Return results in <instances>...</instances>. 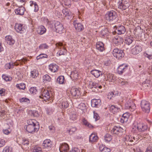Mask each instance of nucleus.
I'll use <instances>...</instances> for the list:
<instances>
[{
  "label": "nucleus",
  "mask_w": 152,
  "mask_h": 152,
  "mask_svg": "<svg viewBox=\"0 0 152 152\" xmlns=\"http://www.w3.org/2000/svg\"><path fill=\"white\" fill-rule=\"evenodd\" d=\"M29 60L27 59L26 58H23L17 60L16 62L14 63H10L7 64L5 66L6 67L7 69H10L11 68H13L14 66H18L20 64L21 65H23V63L25 64L27 61Z\"/></svg>",
  "instance_id": "nucleus-2"
},
{
  "label": "nucleus",
  "mask_w": 152,
  "mask_h": 152,
  "mask_svg": "<svg viewBox=\"0 0 152 152\" xmlns=\"http://www.w3.org/2000/svg\"><path fill=\"white\" fill-rule=\"evenodd\" d=\"M104 76L106 80H108L109 81L112 82L114 81L115 79V77L113 75L108 72H107L104 74Z\"/></svg>",
  "instance_id": "nucleus-14"
},
{
  "label": "nucleus",
  "mask_w": 152,
  "mask_h": 152,
  "mask_svg": "<svg viewBox=\"0 0 152 152\" xmlns=\"http://www.w3.org/2000/svg\"><path fill=\"white\" fill-rule=\"evenodd\" d=\"M123 40V39L121 37L116 36L113 39V42L115 44L119 45L122 43Z\"/></svg>",
  "instance_id": "nucleus-26"
},
{
  "label": "nucleus",
  "mask_w": 152,
  "mask_h": 152,
  "mask_svg": "<svg viewBox=\"0 0 152 152\" xmlns=\"http://www.w3.org/2000/svg\"><path fill=\"white\" fill-rule=\"evenodd\" d=\"M129 116V113L126 112L124 113L122 115V117L121 118L120 121L121 123H124L128 121V118Z\"/></svg>",
  "instance_id": "nucleus-28"
},
{
  "label": "nucleus",
  "mask_w": 152,
  "mask_h": 152,
  "mask_svg": "<svg viewBox=\"0 0 152 152\" xmlns=\"http://www.w3.org/2000/svg\"><path fill=\"white\" fill-rule=\"evenodd\" d=\"M91 73L96 78L99 77L101 75H102V73L101 71L97 70H94L91 71Z\"/></svg>",
  "instance_id": "nucleus-35"
},
{
  "label": "nucleus",
  "mask_w": 152,
  "mask_h": 152,
  "mask_svg": "<svg viewBox=\"0 0 152 152\" xmlns=\"http://www.w3.org/2000/svg\"><path fill=\"white\" fill-rule=\"evenodd\" d=\"M39 97L43 99L44 101L48 100L50 98L49 91L47 90H44L42 92Z\"/></svg>",
  "instance_id": "nucleus-8"
},
{
  "label": "nucleus",
  "mask_w": 152,
  "mask_h": 152,
  "mask_svg": "<svg viewBox=\"0 0 152 152\" xmlns=\"http://www.w3.org/2000/svg\"><path fill=\"white\" fill-rule=\"evenodd\" d=\"M59 149L60 152H68L69 145L66 143H63L60 146Z\"/></svg>",
  "instance_id": "nucleus-16"
},
{
  "label": "nucleus",
  "mask_w": 152,
  "mask_h": 152,
  "mask_svg": "<svg viewBox=\"0 0 152 152\" xmlns=\"http://www.w3.org/2000/svg\"><path fill=\"white\" fill-rule=\"evenodd\" d=\"M49 69L52 72H56L58 69V66L56 64H51L49 65Z\"/></svg>",
  "instance_id": "nucleus-37"
},
{
  "label": "nucleus",
  "mask_w": 152,
  "mask_h": 152,
  "mask_svg": "<svg viewBox=\"0 0 152 152\" xmlns=\"http://www.w3.org/2000/svg\"><path fill=\"white\" fill-rule=\"evenodd\" d=\"M28 144V141L25 140L22 144L21 147L23 149L26 150L29 148Z\"/></svg>",
  "instance_id": "nucleus-38"
},
{
  "label": "nucleus",
  "mask_w": 152,
  "mask_h": 152,
  "mask_svg": "<svg viewBox=\"0 0 152 152\" xmlns=\"http://www.w3.org/2000/svg\"><path fill=\"white\" fill-rule=\"evenodd\" d=\"M78 75H79L77 72L75 70L72 72L70 77L73 80H75L79 78Z\"/></svg>",
  "instance_id": "nucleus-34"
},
{
  "label": "nucleus",
  "mask_w": 152,
  "mask_h": 152,
  "mask_svg": "<svg viewBox=\"0 0 152 152\" xmlns=\"http://www.w3.org/2000/svg\"><path fill=\"white\" fill-rule=\"evenodd\" d=\"M130 137L128 135H126L123 138V140L125 144L130 145L131 142L130 140H131Z\"/></svg>",
  "instance_id": "nucleus-40"
},
{
  "label": "nucleus",
  "mask_w": 152,
  "mask_h": 152,
  "mask_svg": "<svg viewBox=\"0 0 152 152\" xmlns=\"http://www.w3.org/2000/svg\"><path fill=\"white\" fill-rule=\"evenodd\" d=\"M124 129L121 127L115 126L111 131V132L113 134H118L120 132H123Z\"/></svg>",
  "instance_id": "nucleus-20"
},
{
  "label": "nucleus",
  "mask_w": 152,
  "mask_h": 152,
  "mask_svg": "<svg viewBox=\"0 0 152 152\" xmlns=\"http://www.w3.org/2000/svg\"><path fill=\"white\" fill-rule=\"evenodd\" d=\"M31 76L33 78H35L38 75V72L37 70H34L31 72Z\"/></svg>",
  "instance_id": "nucleus-44"
},
{
  "label": "nucleus",
  "mask_w": 152,
  "mask_h": 152,
  "mask_svg": "<svg viewBox=\"0 0 152 152\" xmlns=\"http://www.w3.org/2000/svg\"><path fill=\"white\" fill-rule=\"evenodd\" d=\"M39 48L41 49H46L48 48V46L45 44L41 45L39 47Z\"/></svg>",
  "instance_id": "nucleus-58"
},
{
  "label": "nucleus",
  "mask_w": 152,
  "mask_h": 152,
  "mask_svg": "<svg viewBox=\"0 0 152 152\" xmlns=\"http://www.w3.org/2000/svg\"><path fill=\"white\" fill-rule=\"evenodd\" d=\"M132 42V40L129 37H127L125 39V42L127 45H129L131 44Z\"/></svg>",
  "instance_id": "nucleus-53"
},
{
  "label": "nucleus",
  "mask_w": 152,
  "mask_h": 152,
  "mask_svg": "<svg viewBox=\"0 0 152 152\" xmlns=\"http://www.w3.org/2000/svg\"><path fill=\"white\" fill-rule=\"evenodd\" d=\"M120 83L122 86H127L128 85V82L127 81H125V80L121 81Z\"/></svg>",
  "instance_id": "nucleus-64"
},
{
  "label": "nucleus",
  "mask_w": 152,
  "mask_h": 152,
  "mask_svg": "<svg viewBox=\"0 0 152 152\" xmlns=\"http://www.w3.org/2000/svg\"><path fill=\"white\" fill-rule=\"evenodd\" d=\"M134 124V127H133L132 130V132H134V130H136V129L140 132H142L147 130L148 128L147 125L144 124L142 123H135Z\"/></svg>",
  "instance_id": "nucleus-3"
},
{
  "label": "nucleus",
  "mask_w": 152,
  "mask_h": 152,
  "mask_svg": "<svg viewBox=\"0 0 152 152\" xmlns=\"http://www.w3.org/2000/svg\"><path fill=\"white\" fill-rule=\"evenodd\" d=\"M83 122L84 125L88 128H91L92 127V125L89 123L84 118L83 120Z\"/></svg>",
  "instance_id": "nucleus-47"
},
{
  "label": "nucleus",
  "mask_w": 152,
  "mask_h": 152,
  "mask_svg": "<svg viewBox=\"0 0 152 152\" xmlns=\"http://www.w3.org/2000/svg\"><path fill=\"white\" fill-rule=\"evenodd\" d=\"M71 1L70 0H63L62 4L63 6H67L70 7V6Z\"/></svg>",
  "instance_id": "nucleus-45"
},
{
  "label": "nucleus",
  "mask_w": 152,
  "mask_h": 152,
  "mask_svg": "<svg viewBox=\"0 0 152 152\" xmlns=\"http://www.w3.org/2000/svg\"><path fill=\"white\" fill-rule=\"evenodd\" d=\"M62 12L64 15L68 17V18H71L72 16L71 12L67 9H64L62 10Z\"/></svg>",
  "instance_id": "nucleus-31"
},
{
  "label": "nucleus",
  "mask_w": 152,
  "mask_h": 152,
  "mask_svg": "<svg viewBox=\"0 0 152 152\" xmlns=\"http://www.w3.org/2000/svg\"><path fill=\"white\" fill-rule=\"evenodd\" d=\"M57 82L60 84H63L64 82V77L63 76H60L57 78Z\"/></svg>",
  "instance_id": "nucleus-42"
},
{
  "label": "nucleus",
  "mask_w": 152,
  "mask_h": 152,
  "mask_svg": "<svg viewBox=\"0 0 152 152\" xmlns=\"http://www.w3.org/2000/svg\"><path fill=\"white\" fill-rule=\"evenodd\" d=\"M36 120L34 119H30L27 121V123L28 124V125H33L34 126H36L35 124Z\"/></svg>",
  "instance_id": "nucleus-51"
},
{
  "label": "nucleus",
  "mask_w": 152,
  "mask_h": 152,
  "mask_svg": "<svg viewBox=\"0 0 152 152\" xmlns=\"http://www.w3.org/2000/svg\"><path fill=\"white\" fill-rule=\"evenodd\" d=\"M25 10L24 7H21L16 9L15 12L16 14L22 15L24 14Z\"/></svg>",
  "instance_id": "nucleus-24"
},
{
  "label": "nucleus",
  "mask_w": 152,
  "mask_h": 152,
  "mask_svg": "<svg viewBox=\"0 0 152 152\" xmlns=\"http://www.w3.org/2000/svg\"><path fill=\"white\" fill-rule=\"evenodd\" d=\"M36 126L33 125H27L26 127V130L29 133H32L35 131H37L38 128L36 127Z\"/></svg>",
  "instance_id": "nucleus-15"
},
{
  "label": "nucleus",
  "mask_w": 152,
  "mask_h": 152,
  "mask_svg": "<svg viewBox=\"0 0 152 152\" xmlns=\"http://www.w3.org/2000/svg\"><path fill=\"white\" fill-rule=\"evenodd\" d=\"M20 102H26L27 103L29 102V100L28 99L26 98H22L20 99Z\"/></svg>",
  "instance_id": "nucleus-57"
},
{
  "label": "nucleus",
  "mask_w": 152,
  "mask_h": 152,
  "mask_svg": "<svg viewBox=\"0 0 152 152\" xmlns=\"http://www.w3.org/2000/svg\"><path fill=\"white\" fill-rule=\"evenodd\" d=\"M130 5L129 2L125 1L124 2L120 3L118 5V8L122 10H124L128 8Z\"/></svg>",
  "instance_id": "nucleus-12"
},
{
  "label": "nucleus",
  "mask_w": 152,
  "mask_h": 152,
  "mask_svg": "<svg viewBox=\"0 0 152 152\" xmlns=\"http://www.w3.org/2000/svg\"><path fill=\"white\" fill-rule=\"evenodd\" d=\"M5 40L7 43L10 45H12L15 43V40L10 36H7L5 37Z\"/></svg>",
  "instance_id": "nucleus-29"
},
{
  "label": "nucleus",
  "mask_w": 152,
  "mask_h": 152,
  "mask_svg": "<svg viewBox=\"0 0 152 152\" xmlns=\"http://www.w3.org/2000/svg\"><path fill=\"white\" fill-rule=\"evenodd\" d=\"M142 86L145 89H148L151 87L150 81L146 80L142 83Z\"/></svg>",
  "instance_id": "nucleus-36"
},
{
  "label": "nucleus",
  "mask_w": 152,
  "mask_h": 152,
  "mask_svg": "<svg viewBox=\"0 0 152 152\" xmlns=\"http://www.w3.org/2000/svg\"><path fill=\"white\" fill-rule=\"evenodd\" d=\"M15 29L16 31L20 34L23 33L25 31V29L23 26V25L19 23H16Z\"/></svg>",
  "instance_id": "nucleus-10"
},
{
  "label": "nucleus",
  "mask_w": 152,
  "mask_h": 152,
  "mask_svg": "<svg viewBox=\"0 0 152 152\" xmlns=\"http://www.w3.org/2000/svg\"><path fill=\"white\" fill-rule=\"evenodd\" d=\"M68 106V102L66 101H64L60 104V107L61 108L64 109L67 108Z\"/></svg>",
  "instance_id": "nucleus-46"
},
{
  "label": "nucleus",
  "mask_w": 152,
  "mask_h": 152,
  "mask_svg": "<svg viewBox=\"0 0 152 152\" xmlns=\"http://www.w3.org/2000/svg\"><path fill=\"white\" fill-rule=\"evenodd\" d=\"M114 56L117 58L120 59L124 56L123 51L118 48L114 49L113 51Z\"/></svg>",
  "instance_id": "nucleus-7"
},
{
  "label": "nucleus",
  "mask_w": 152,
  "mask_h": 152,
  "mask_svg": "<svg viewBox=\"0 0 152 152\" xmlns=\"http://www.w3.org/2000/svg\"><path fill=\"white\" fill-rule=\"evenodd\" d=\"M99 149L101 152H110V150L103 145H100L99 147Z\"/></svg>",
  "instance_id": "nucleus-39"
},
{
  "label": "nucleus",
  "mask_w": 152,
  "mask_h": 152,
  "mask_svg": "<svg viewBox=\"0 0 152 152\" xmlns=\"http://www.w3.org/2000/svg\"><path fill=\"white\" fill-rule=\"evenodd\" d=\"M116 12L113 10L108 12L105 15V19L109 22L114 21L117 17Z\"/></svg>",
  "instance_id": "nucleus-4"
},
{
  "label": "nucleus",
  "mask_w": 152,
  "mask_h": 152,
  "mask_svg": "<svg viewBox=\"0 0 152 152\" xmlns=\"http://www.w3.org/2000/svg\"><path fill=\"white\" fill-rule=\"evenodd\" d=\"M43 80L48 81H50L51 80V78L48 75H44L43 77Z\"/></svg>",
  "instance_id": "nucleus-54"
},
{
  "label": "nucleus",
  "mask_w": 152,
  "mask_h": 152,
  "mask_svg": "<svg viewBox=\"0 0 152 152\" xmlns=\"http://www.w3.org/2000/svg\"><path fill=\"white\" fill-rule=\"evenodd\" d=\"M31 113L32 114V115L33 116L35 117H37L38 116V112L37 111H31Z\"/></svg>",
  "instance_id": "nucleus-61"
},
{
  "label": "nucleus",
  "mask_w": 152,
  "mask_h": 152,
  "mask_svg": "<svg viewBox=\"0 0 152 152\" xmlns=\"http://www.w3.org/2000/svg\"><path fill=\"white\" fill-rule=\"evenodd\" d=\"M16 86L20 89L23 90L25 88V85L24 83L17 84Z\"/></svg>",
  "instance_id": "nucleus-50"
},
{
  "label": "nucleus",
  "mask_w": 152,
  "mask_h": 152,
  "mask_svg": "<svg viewBox=\"0 0 152 152\" xmlns=\"http://www.w3.org/2000/svg\"><path fill=\"white\" fill-rule=\"evenodd\" d=\"M65 44L61 42H58L56 44V48L59 49V51L57 53V56L65 55L66 53L67 50L65 47Z\"/></svg>",
  "instance_id": "nucleus-1"
},
{
  "label": "nucleus",
  "mask_w": 152,
  "mask_h": 152,
  "mask_svg": "<svg viewBox=\"0 0 152 152\" xmlns=\"http://www.w3.org/2000/svg\"><path fill=\"white\" fill-rule=\"evenodd\" d=\"M76 106L78 108L82 110L85 111L86 110V105L84 103H80L79 105H76Z\"/></svg>",
  "instance_id": "nucleus-41"
},
{
  "label": "nucleus",
  "mask_w": 152,
  "mask_h": 152,
  "mask_svg": "<svg viewBox=\"0 0 152 152\" xmlns=\"http://www.w3.org/2000/svg\"><path fill=\"white\" fill-rule=\"evenodd\" d=\"M30 6L33 7V9L34 12H37L38 11V6L36 2L33 1H31L30 2Z\"/></svg>",
  "instance_id": "nucleus-33"
},
{
  "label": "nucleus",
  "mask_w": 152,
  "mask_h": 152,
  "mask_svg": "<svg viewBox=\"0 0 152 152\" xmlns=\"http://www.w3.org/2000/svg\"><path fill=\"white\" fill-rule=\"evenodd\" d=\"M104 139L106 142H108L111 140L112 137L110 134H107L104 136Z\"/></svg>",
  "instance_id": "nucleus-48"
},
{
  "label": "nucleus",
  "mask_w": 152,
  "mask_h": 152,
  "mask_svg": "<svg viewBox=\"0 0 152 152\" xmlns=\"http://www.w3.org/2000/svg\"><path fill=\"white\" fill-rule=\"evenodd\" d=\"M29 91L31 93L34 94H36L37 92V90L36 87H31L30 88Z\"/></svg>",
  "instance_id": "nucleus-55"
},
{
  "label": "nucleus",
  "mask_w": 152,
  "mask_h": 152,
  "mask_svg": "<svg viewBox=\"0 0 152 152\" xmlns=\"http://www.w3.org/2000/svg\"><path fill=\"white\" fill-rule=\"evenodd\" d=\"M54 26L57 32L61 34L62 33L63 30L64 31V30H63V26L59 22H56Z\"/></svg>",
  "instance_id": "nucleus-9"
},
{
  "label": "nucleus",
  "mask_w": 152,
  "mask_h": 152,
  "mask_svg": "<svg viewBox=\"0 0 152 152\" xmlns=\"http://www.w3.org/2000/svg\"><path fill=\"white\" fill-rule=\"evenodd\" d=\"M2 78L4 80L6 81H10L11 80V78L10 77L7 76L5 75H3L2 76Z\"/></svg>",
  "instance_id": "nucleus-56"
},
{
  "label": "nucleus",
  "mask_w": 152,
  "mask_h": 152,
  "mask_svg": "<svg viewBox=\"0 0 152 152\" xmlns=\"http://www.w3.org/2000/svg\"><path fill=\"white\" fill-rule=\"evenodd\" d=\"M69 152H80V150L77 148H74L70 150Z\"/></svg>",
  "instance_id": "nucleus-63"
},
{
  "label": "nucleus",
  "mask_w": 152,
  "mask_h": 152,
  "mask_svg": "<svg viewBox=\"0 0 152 152\" xmlns=\"http://www.w3.org/2000/svg\"><path fill=\"white\" fill-rule=\"evenodd\" d=\"M130 139H131V140H130L131 142L130 145H135L138 142H137V137H135L133 136L132 137H131Z\"/></svg>",
  "instance_id": "nucleus-43"
},
{
  "label": "nucleus",
  "mask_w": 152,
  "mask_h": 152,
  "mask_svg": "<svg viewBox=\"0 0 152 152\" xmlns=\"http://www.w3.org/2000/svg\"><path fill=\"white\" fill-rule=\"evenodd\" d=\"M110 112L113 114L117 113L120 111V108L116 107L115 105H112L110 107Z\"/></svg>",
  "instance_id": "nucleus-30"
},
{
  "label": "nucleus",
  "mask_w": 152,
  "mask_h": 152,
  "mask_svg": "<svg viewBox=\"0 0 152 152\" xmlns=\"http://www.w3.org/2000/svg\"><path fill=\"white\" fill-rule=\"evenodd\" d=\"M98 139L97 135L94 134H92L89 137V141L91 143H93L97 141Z\"/></svg>",
  "instance_id": "nucleus-32"
},
{
  "label": "nucleus",
  "mask_w": 152,
  "mask_h": 152,
  "mask_svg": "<svg viewBox=\"0 0 152 152\" xmlns=\"http://www.w3.org/2000/svg\"><path fill=\"white\" fill-rule=\"evenodd\" d=\"M32 152H42L41 148L39 147H36L33 150Z\"/></svg>",
  "instance_id": "nucleus-60"
},
{
  "label": "nucleus",
  "mask_w": 152,
  "mask_h": 152,
  "mask_svg": "<svg viewBox=\"0 0 152 152\" xmlns=\"http://www.w3.org/2000/svg\"><path fill=\"white\" fill-rule=\"evenodd\" d=\"M73 24L76 30L78 31H81L84 28L83 26L80 23H77V21L75 20L73 22Z\"/></svg>",
  "instance_id": "nucleus-18"
},
{
  "label": "nucleus",
  "mask_w": 152,
  "mask_h": 152,
  "mask_svg": "<svg viewBox=\"0 0 152 152\" xmlns=\"http://www.w3.org/2000/svg\"><path fill=\"white\" fill-rule=\"evenodd\" d=\"M6 113V112L4 110H2L0 111V115L1 117L3 118L4 117Z\"/></svg>",
  "instance_id": "nucleus-62"
},
{
  "label": "nucleus",
  "mask_w": 152,
  "mask_h": 152,
  "mask_svg": "<svg viewBox=\"0 0 152 152\" xmlns=\"http://www.w3.org/2000/svg\"><path fill=\"white\" fill-rule=\"evenodd\" d=\"M149 103L145 100H142L141 103V107L142 110L147 113H148L150 111Z\"/></svg>",
  "instance_id": "nucleus-5"
},
{
  "label": "nucleus",
  "mask_w": 152,
  "mask_h": 152,
  "mask_svg": "<svg viewBox=\"0 0 152 152\" xmlns=\"http://www.w3.org/2000/svg\"><path fill=\"white\" fill-rule=\"evenodd\" d=\"M2 152H12V150L11 148L6 147L4 148Z\"/></svg>",
  "instance_id": "nucleus-59"
},
{
  "label": "nucleus",
  "mask_w": 152,
  "mask_h": 152,
  "mask_svg": "<svg viewBox=\"0 0 152 152\" xmlns=\"http://www.w3.org/2000/svg\"><path fill=\"white\" fill-rule=\"evenodd\" d=\"M127 66L125 64H123L119 66L117 69V71L118 73L119 74H122L124 72L126 69Z\"/></svg>",
  "instance_id": "nucleus-22"
},
{
  "label": "nucleus",
  "mask_w": 152,
  "mask_h": 152,
  "mask_svg": "<svg viewBox=\"0 0 152 152\" xmlns=\"http://www.w3.org/2000/svg\"><path fill=\"white\" fill-rule=\"evenodd\" d=\"M76 130V128L75 127H72L70 129L68 130L66 132L69 134H72L75 132Z\"/></svg>",
  "instance_id": "nucleus-49"
},
{
  "label": "nucleus",
  "mask_w": 152,
  "mask_h": 152,
  "mask_svg": "<svg viewBox=\"0 0 152 152\" xmlns=\"http://www.w3.org/2000/svg\"><path fill=\"white\" fill-rule=\"evenodd\" d=\"M101 101L99 99H94L91 101V105L94 107H98L101 104Z\"/></svg>",
  "instance_id": "nucleus-27"
},
{
  "label": "nucleus",
  "mask_w": 152,
  "mask_h": 152,
  "mask_svg": "<svg viewBox=\"0 0 152 152\" xmlns=\"http://www.w3.org/2000/svg\"><path fill=\"white\" fill-rule=\"evenodd\" d=\"M96 48L100 51H103L104 50V44L102 42H98L96 45Z\"/></svg>",
  "instance_id": "nucleus-25"
},
{
  "label": "nucleus",
  "mask_w": 152,
  "mask_h": 152,
  "mask_svg": "<svg viewBox=\"0 0 152 152\" xmlns=\"http://www.w3.org/2000/svg\"><path fill=\"white\" fill-rule=\"evenodd\" d=\"M125 108L129 110L130 111H133L136 109V107L134 103H133L132 99L127 101L125 104Z\"/></svg>",
  "instance_id": "nucleus-6"
},
{
  "label": "nucleus",
  "mask_w": 152,
  "mask_h": 152,
  "mask_svg": "<svg viewBox=\"0 0 152 152\" xmlns=\"http://www.w3.org/2000/svg\"><path fill=\"white\" fill-rule=\"evenodd\" d=\"M46 29L45 27L42 25L39 26L37 29V32L38 34L42 35L45 33Z\"/></svg>",
  "instance_id": "nucleus-23"
},
{
  "label": "nucleus",
  "mask_w": 152,
  "mask_h": 152,
  "mask_svg": "<svg viewBox=\"0 0 152 152\" xmlns=\"http://www.w3.org/2000/svg\"><path fill=\"white\" fill-rule=\"evenodd\" d=\"M52 146V143L50 140H45L42 144V146L44 148L49 149Z\"/></svg>",
  "instance_id": "nucleus-21"
},
{
  "label": "nucleus",
  "mask_w": 152,
  "mask_h": 152,
  "mask_svg": "<svg viewBox=\"0 0 152 152\" xmlns=\"http://www.w3.org/2000/svg\"><path fill=\"white\" fill-rule=\"evenodd\" d=\"M125 31V28L124 26H120L117 27L115 30V32L118 34H124Z\"/></svg>",
  "instance_id": "nucleus-19"
},
{
  "label": "nucleus",
  "mask_w": 152,
  "mask_h": 152,
  "mask_svg": "<svg viewBox=\"0 0 152 152\" xmlns=\"http://www.w3.org/2000/svg\"><path fill=\"white\" fill-rule=\"evenodd\" d=\"M142 50V48L140 46L137 45L132 49L131 53L134 55H136L140 53Z\"/></svg>",
  "instance_id": "nucleus-11"
},
{
  "label": "nucleus",
  "mask_w": 152,
  "mask_h": 152,
  "mask_svg": "<svg viewBox=\"0 0 152 152\" xmlns=\"http://www.w3.org/2000/svg\"><path fill=\"white\" fill-rule=\"evenodd\" d=\"M70 92L73 96L78 97L80 95V89L76 88H72L71 89Z\"/></svg>",
  "instance_id": "nucleus-13"
},
{
  "label": "nucleus",
  "mask_w": 152,
  "mask_h": 152,
  "mask_svg": "<svg viewBox=\"0 0 152 152\" xmlns=\"http://www.w3.org/2000/svg\"><path fill=\"white\" fill-rule=\"evenodd\" d=\"M47 56H48L46 54H41L37 57V60H38L44 58H47Z\"/></svg>",
  "instance_id": "nucleus-52"
},
{
  "label": "nucleus",
  "mask_w": 152,
  "mask_h": 152,
  "mask_svg": "<svg viewBox=\"0 0 152 152\" xmlns=\"http://www.w3.org/2000/svg\"><path fill=\"white\" fill-rule=\"evenodd\" d=\"M98 84L93 81H91L89 82V84L88 87L91 89L93 91L97 92L98 90H96Z\"/></svg>",
  "instance_id": "nucleus-17"
}]
</instances>
